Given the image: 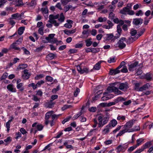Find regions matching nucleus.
<instances>
[{"instance_id": "1", "label": "nucleus", "mask_w": 153, "mask_h": 153, "mask_svg": "<svg viewBox=\"0 0 153 153\" xmlns=\"http://www.w3.org/2000/svg\"><path fill=\"white\" fill-rule=\"evenodd\" d=\"M135 121V120L134 119L129 121L124 125V128L128 132H131L132 126Z\"/></svg>"}, {"instance_id": "2", "label": "nucleus", "mask_w": 153, "mask_h": 153, "mask_svg": "<svg viewBox=\"0 0 153 153\" xmlns=\"http://www.w3.org/2000/svg\"><path fill=\"white\" fill-rule=\"evenodd\" d=\"M126 39L124 37H122L118 41L117 43L114 45L115 47H118L120 49H123L126 46V43L127 42Z\"/></svg>"}, {"instance_id": "3", "label": "nucleus", "mask_w": 153, "mask_h": 153, "mask_svg": "<svg viewBox=\"0 0 153 153\" xmlns=\"http://www.w3.org/2000/svg\"><path fill=\"white\" fill-rule=\"evenodd\" d=\"M109 117H105L103 118L101 116H99L98 118V127L101 128L105 125L108 122Z\"/></svg>"}, {"instance_id": "4", "label": "nucleus", "mask_w": 153, "mask_h": 153, "mask_svg": "<svg viewBox=\"0 0 153 153\" xmlns=\"http://www.w3.org/2000/svg\"><path fill=\"white\" fill-rule=\"evenodd\" d=\"M22 40V39L19 38L16 42L13 43L10 46V49H13L16 50L20 51L21 50L20 48L17 47V45L21 43Z\"/></svg>"}, {"instance_id": "5", "label": "nucleus", "mask_w": 153, "mask_h": 153, "mask_svg": "<svg viewBox=\"0 0 153 153\" xmlns=\"http://www.w3.org/2000/svg\"><path fill=\"white\" fill-rule=\"evenodd\" d=\"M55 34H50L48 35V37L45 38L48 42L52 44H54L57 42V40L56 38H54Z\"/></svg>"}, {"instance_id": "6", "label": "nucleus", "mask_w": 153, "mask_h": 153, "mask_svg": "<svg viewBox=\"0 0 153 153\" xmlns=\"http://www.w3.org/2000/svg\"><path fill=\"white\" fill-rule=\"evenodd\" d=\"M120 13L123 14H128L130 15H132L134 14V11L131 10H129L127 7H124L122 10H120Z\"/></svg>"}, {"instance_id": "7", "label": "nucleus", "mask_w": 153, "mask_h": 153, "mask_svg": "<svg viewBox=\"0 0 153 153\" xmlns=\"http://www.w3.org/2000/svg\"><path fill=\"white\" fill-rule=\"evenodd\" d=\"M53 112V111H51L48 112L45 114V123L46 125H47L49 123V119L50 118V117L51 116Z\"/></svg>"}, {"instance_id": "8", "label": "nucleus", "mask_w": 153, "mask_h": 153, "mask_svg": "<svg viewBox=\"0 0 153 153\" xmlns=\"http://www.w3.org/2000/svg\"><path fill=\"white\" fill-rule=\"evenodd\" d=\"M151 83H148L140 87L139 91H143L149 89L151 87Z\"/></svg>"}, {"instance_id": "9", "label": "nucleus", "mask_w": 153, "mask_h": 153, "mask_svg": "<svg viewBox=\"0 0 153 153\" xmlns=\"http://www.w3.org/2000/svg\"><path fill=\"white\" fill-rule=\"evenodd\" d=\"M128 88V84L127 82L120 83L119 85V88L123 91H126Z\"/></svg>"}, {"instance_id": "10", "label": "nucleus", "mask_w": 153, "mask_h": 153, "mask_svg": "<svg viewBox=\"0 0 153 153\" xmlns=\"http://www.w3.org/2000/svg\"><path fill=\"white\" fill-rule=\"evenodd\" d=\"M30 74L28 72V70L27 69H25L22 72V77L24 79H27L30 77Z\"/></svg>"}, {"instance_id": "11", "label": "nucleus", "mask_w": 153, "mask_h": 153, "mask_svg": "<svg viewBox=\"0 0 153 153\" xmlns=\"http://www.w3.org/2000/svg\"><path fill=\"white\" fill-rule=\"evenodd\" d=\"M138 63L135 62L130 65H128V70L130 71H133L135 69V67L137 65Z\"/></svg>"}, {"instance_id": "12", "label": "nucleus", "mask_w": 153, "mask_h": 153, "mask_svg": "<svg viewBox=\"0 0 153 153\" xmlns=\"http://www.w3.org/2000/svg\"><path fill=\"white\" fill-rule=\"evenodd\" d=\"M7 88L9 91L12 92H16V91L14 86L12 84L8 85L7 86Z\"/></svg>"}, {"instance_id": "13", "label": "nucleus", "mask_w": 153, "mask_h": 153, "mask_svg": "<svg viewBox=\"0 0 153 153\" xmlns=\"http://www.w3.org/2000/svg\"><path fill=\"white\" fill-rule=\"evenodd\" d=\"M143 22V19L140 18L135 19H133V23L135 25L141 24Z\"/></svg>"}, {"instance_id": "14", "label": "nucleus", "mask_w": 153, "mask_h": 153, "mask_svg": "<svg viewBox=\"0 0 153 153\" xmlns=\"http://www.w3.org/2000/svg\"><path fill=\"white\" fill-rule=\"evenodd\" d=\"M153 74L150 72L146 73L144 76V78L148 81L151 80L153 78Z\"/></svg>"}, {"instance_id": "15", "label": "nucleus", "mask_w": 153, "mask_h": 153, "mask_svg": "<svg viewBox=\"0 0 153 153\" xmlns=\"http://www.w3.org/2000/svg\"><path fill=\"white\" fill-rule=\"evenodd\" d=\"M115 87L114 86H110L107 88V91L103 93L104 95L109 94V93L114 91Z\"/></svg>"}, {"instance_id": "16", "label": "nucleus", "mask_w": 153, "mask_h": 153, "mask_svg": "<svg viewBox=\"0 0 153 153\" xmlns=\"http://www.w3.org/2000/svg\"><path fill=\"white\" fill-rule=\"evenodd\" d=\"M114 34L113 33H109L106 34V38L108 40H111V41H114L115 39H116Z\"/></svg>"}, {"instance_id": "17", "label": "nucleus", "mask_w": 153, "mask_h": 153, "mask_svg": "<svg viewBox=\"0 0 153 153\" xmlns=\"http://www.w3.org/2000/svg\"><path fill=\"white\" fill-rule=\"evenodd\" d=\"M121 31L122 29L120 26L118 25H117V32L118 33L117 34V36H115V37L116 39H117L120 36Z\"/></svg>"}, {"instance_id": "18", "label": "nucleus", "mask_w": 153, "mask_h": 153, "mask_svg": "<svg viewBox=\"0 0 153 153\" xmlns=\"http://www.w3.org/2000/svg\"><path fill=\"white\" fill-rule=\"evenodd\" d=\"M67 23L65 24L64 26L68 28H71L72 27V24H73V21L71 20H67Z\"/></svg>"}, {"instance_id": "19", "label": "nucleus", "mask_w": 153, "mask_h": 153, "mask_svg": "<svg viewBox=\"0 0 153 153\" xmlns=\"http://www.w3.org/2000/svg\"><path fill=\"white\" fill-rule=\"evenodd\" d=\"M120 72V71L118 69H111L109 71V74L111 75H115Z\"/></svg>"}, {"instance_id": "20", "label": "nucleus", "mask_w": 153, "mask_h": 153, "mask_svg": "<svg viewBox=\"0 0 153 153\" xmlns=\"http://www.w3.org/2000/svg\"><path fill=\"white\" fill-rule=\"evenodd\" d=\"M110 127V125H107L104 129L102 130V134H106L108 133L109 132V129Z\"/></svg>"}, {"instance_id": "21", "label": "nucleus", "mask_w": 153, "mask_h": 153, "mask_svg": "<svg viewBox=\"0 0 153 153\" xmlns=\"http://www.w3.org/2000/svg\"><path fill=\"white\" fill-rule=\"evenodd\" d=\"M98 131V130L97 128L91 129L88 133L87 135L91 136L95 134Z\"/></svg>"}, {"instance_id": "22", "label": "nucleus", "mask_w": 153, "mask_h": 153, "mask_svg": "<svg viewBox=\"0 0 153 153\" xmlns=\"http://www.w3.org/2000/svg\"><path fill=\"white\" fill-rule=\"evenodd\" d=\"M41 11L42 12L43 14H46V15L45 16V18H48V9L47 7H42L41 9Z\"/></svg>"}, {"instance_id": "23", "label": "nucleus", "mask_w": 153, "mask_h": 153, "mask_svg": "<svg viewBox=\"0 0 153 153\" xmlns=\"http://www.w3.org/2000/svg\"><path fill=\"white\" fill-rule=\"evenodd\" d=\"M126 149V147L124 145H120L117 148V152H119Z\"/></svg>"}, {"instance_id": "24", "label": "nucleus", "mask_w": 153, "mask_h": 153, "mask_svg": "<svg viewBox=\"0 0 153 153\" xmlns=\"http://www.w3.org/2000/svg\"><path fill=\"white\" fill-rule=\"evenodd\" d=\"M24 83H20L19 84H17L16 88L19 91H22L24 90V87L23 86Z\"/></svg>"}, {"instance_id": "25", "label": "nucleus", "mask_w": 153, "mask_h": 153, "mask_svg": "<svg viewBox=\"0 0 153 153\" xmlns=\"http://www.w3.org/2000/svg\"><path fill=\"white\" fill-rule=\"evenodd\" d=\"M14 4H16V6H19L23 4V3L21 0H14L13 1Z\"/></svg>"}, {"instance_id": "26", "label": "nucleus", "mask_w": 153, "mask_h": 153, "mask_svg": "<svg viewBox=\"0 0 153 153\" xmlns=\"http://www.w3.org/2000/svg\"><path fill=\"white\" fill-rule=\"evenodd\" d=\"M27 67L26 64H22L19 65L17 67V69L18 70H23Z\"/></svg>"}, {"instance_id": "27", "label": "nucleus", "mask_w": 153, "mask_h": 153, "mask_svg": "<svg viewBox=\"0 0 153 153\" xmlns=\"http://www.w3.org/2000/svg\"><path fill=\"white\" fill-rule=\"evenodd\" d=\"M102 61H100L98 63H96L94 66V68L96 70H99L100 68V64L102 62Z\"/></svg>"}, {"instance_id": "28", "label": "nucleus", "mask_w": 153, "mask_h": 153, "mask_svg": "<svg viewBox=\"0 0 153 153\" xmlns=\"http://www.w3.org/2000/svg\"><path fill=\"white\" fill-rule=\"evenodd\" d=\"M59 15L57 14L56 15H51L49 16V20H55V19H56L59 18Z\"/></svg>"}, {"instance_id": "29", "label": "nucleus", "mask_w": 153, "mask_h": 153, "mask_svg": "<svg viewBox=\"0 0 153 153\" xmlns=\"http://www.w3.org/2000/svg\"><path fill=\"white\" fill-rule=\"evenodd\" d=\"M25 29V28L24 27H19L18 30V32L19 34V35H21L24 32Z\"/></svg>"}, {"instance_id": "30", "label": "nucleus", "mask_w": 153, "mask_h": 153, "mask_svg": "<svg viewBox=\"0 0 153 153\" xmlns=\"http://www.w3.org/2000/svg\"><path fill=\"white\" fill-rule=\"evenodd\" d=\"M55 56V55L53 53L48 54L47 56V58L50 60L53 59Z\"/></svg>"}, {"instance_id": "31", "label": "nucleus", "mask_w": 153, "mask_h": 153, "mask_svg": "<svg viewBox=\"0 0 153 153\" xmlns=\"http://www.w3.org/2000/svg\"><path fill=\"white\" fill-rule=\"evenodd\" d=\"M145 29L144 28H143L141 29L140 31L138 33V34L136 36L137 37L136 38L135 37V40L137 39L138 37H139L140 36H141L145 32Z\"/></svg>"}, {"instance_id": "32", "label": "nucleus", "mask_w": 153, "mask_h": 153, "mask_svg": "<svg viewBox=\"0 0 153 153\" xmlns=\"http://www.w3.org/2000/svg\"><path fill=\"white\" fill-rule=\"evenodd\" d=\"M107 20V18L105 17H99L97 21L99 22H105Z\"/></svg>"}, {"instance_id": "33", "label": "nucleus", "mask_w": 153, "mask_h": 153, "mask_svg": "<svg viewBox=\"0 0 153 153\" xmlns=\"http://www.w3.org/2000/svg\"><path fill=\"white\" fill-rule=\"evenodd\" d=\"M48 22L51 23L53 24L54 25L58 27L59 26V24L56 22V20H48Z\"/></svg>"}, {"instance_id": "34", "label": "nucleus", "mask_w": 153, "mask_h": 153, "mask_svg": "<svg viewBox=\"0 0 153 153\" xmlns=\"http://www.w3.org/2000/svg\"><path fill=\"white\" fill-rule=\"evenodd\" d=\"M82 114V111H81L80 112H79L77 114H75L74 116V117L72 118L73 120H75L77 119L78 117H79Z\"/></svg>"}, {"instance_id": "35", "label": "nucleus", "mask_w": 153, "mask_h": 153, "mask_svg": "<svg viewBox=\"0 0 153 153\" xmlns=\"http://www.w3.org/2000/svg\"><path fill=\"white\" fill-rule=\"evenodd\" d=\"M117 122L116 120L115 119H113L111 121L110 124L109 125H110L113 127L115 126L117 124Z\"/></svg>"}, {"instance_id": "36", "label": "nucleus", "mask_w": 153, "mask_h": 153, "mask_svg": "<svg viewBox=\"0 0 153 153\" xmlns=\"http://www.w3.org/2000/svg\"><path fill=\"white\" fill-rule=\"evenodd\" d=\"M140 130V128L139 126H134L133 128H132V129L131 132H134L135 131H138Z\"/></svg>"}, {"instance_id": "37", "label": "nucleus", "mask_w": 153, "mask_h": 153, "mask_svg": "<svg viewBox=\"0 0 153 153\" xmlns=\"http://www.w3.org/2000/svg\"><path fill=\"white\" fill-rule=\"evenodd\" d=\"M144 139L143 138H140L139 139H138L137 140V144L136 146H137V147L139 146L140 144H141V143L143 141Z\"/></svg>"}, {"instance_id": "38", "label": "nucleus", "mask_w": 153, "mask_h": 153, "mask_svg": "<svg viewBox=\"0 0 153 153\" xmlns=\"http://www.w3.org/2000/svg\"><path fill=\"white\" fill-rule=\"evenodd\" d=\"M152 145V143L151 142H148L146 143L144 145H143V149H146L149 147H150Z\"/></svg>"}, {"instance_id": "39", "label": "nucleus", "mask_w": 153, "mask_h": 153, "mask_svg": "<svg viewBox=\"0 0 153 153\" xmlns=\"http://www.w3.org/2000/svg\"><path fill=\"white\" fill-rule=\"evenodd\" d=\"M65 17L62 13H61L60 15V18L58 19V20L60 22H62L64 21Z\"/></svg>"}, {"instance_id": "40", "label": "nucleus", "mask_w": 153, "mask_h": 153, "mask_svg": "<svg viewBox=\"0 0 153 153\" xmlns=\"http://www.w3.org/2000/svg\"><path fill=\"white\" fill-rule=\"evenodd\" d=\"M11 122V120H9L6 123V126L7 128V131L8 132L10 130V123Z\"/></svg>"}, {"instance_id": "41", "label": "nucleus", "mask_w": 153, "mask_h": 153, "mask_svg": "<svg viewBox=\"0 0 153 153\" xmlns=\"http://www.w3.org/2000/svg\"><path fill=\"white\" fill-rule=\"evenodd\" d=\"M44 76L43 74L37 75L35 77V79L36 80H38L42 78Z\"/></svg>"}, {"instance_id": "42", "label": "nucleus", "mask_w": 153, "mask_h": 153, "mask_svg": "<svg viewBox=\"0 0 153 153\" xmlns=\"http://www.w3.org/2000/svg\"><path fill=\"white\" fill-rule=\"evenodd\" d=\"M118 101L117 100H115L114 102L107 103V107H109L112 105H114Z\"/></svg>"}, {"instance_id": "43", "label": "nucleus", "mask_w": 153, "mask_h": 153, "mask_svg": "<svg viewBox=\"0 0 153 153\" xmlns=\"http://www.w3.org/2000/svg\"><path fill=\"white\" fill-rule=\"evenodd\" d=\"M128 132L125 129L120 131L117 134V136H121L126 133Z\"/></svg>"}, {"instance_id": "44", "label": "nucleus", "mask_w": 153, "mask_h": 153, "mask_svg": "<svg viewBox=\"0 0 153 153\" xmlns=\"http://www.w3.org/2000/svg\"><path fill=\"white\" fill-rule=\"evenodd\" d=\"M83 45V44L80 42L76 44L75 45V47L76 48H81L82 47Z\"/></svg>"}, {"instance_id": "45", "label": "nucleus", "mask_w": 153, "mask_h": 153, "mask_svg": "<svg viewBox=\"0 0 153 153\" xmlns=\"http://www.w3.org/2000/svg\"><path fill=\"white\" fill-rule=\"evenodd\" d=\"M12 140L11 138L10 137H8L6 139L4 140V142L6 143L5 145H7V144L9 143Z\"/></svg>"}, {"instance_id": "46", "label": "nucleus", "mask_w": 153, "mask_h": 153, "mask_svg": "<svg viewBox=\"0 0 153 153\" xmlns=\"http://www.w3.org/2000/svg\"><path fill=\"white\" fill-rule=\"evenodd\" d=\"M46 79L49 82H52L53 80V78L51 76H47L46 77Z\"/></svg>"}, {"instance_id": "47", "label": "nucleus", "mask_w": 153, "mask_h": 153, "mask_svg": "<svg viewBox=\"0 0 153 153\" xmlns=\"http://www.w3.org/2000/svg\"><path fill=\"white\" fill-rule=\"evenodd\" d=\"M116 61L115 57H111L108 60V62L109 63L114 62Z\"/></svg>"}, {"instance_id": "48", "label": "nucleus", "mask_w": 153, "mask_h": 153, "mask_svg": "<svg viewBox=\"0 0 153 153\" xmlns=\"http://www.w3.org/2000/svg\"><path fill=\"white\" fill-rule=\"evenodd\" d=\"M94 124L92 126V127L93 128H96L97 126L98 125V123L96 119H94L93 120Z\"/></svg>"}, {"instance_id": "49", "label": "nucleus", "mask_w": 153, "mask_h": 153, "mask_svg": "<svg viewBox=\"0 0 153 153\" xmlns=\"http://www.w3.org/2000/svg\"><path fill=\"white\" fill-rule=\"evenodd\" d=\"M88 71L89 70L87 68L85 67L84 68L82 69L81 74H82L84 73H87L88 72Z\"/></svg>"}, {"instance_id": "50", "label": "nucleus", "mask_w": 153, "mask_h": 153, "mask_svg": "<svg viewBox=\"0 0 153 153\" xmlns=\"http://www.w3.org/2000/svg\"><path fill=\"white\" fill-rule=\"evenodd\" d=\"M45 82L43 80H41L39 81L36 84L37 88L40 87L41 85L44 83Z\"/></svg>"}, {"instance_id": "51", "label": "nucleus", "mask_w": 153, "mask_h": 153, "mask_svg": "<svg viewBox=\"0 0 153 153\" xmlns=\"http://www.w3.org/2000/svg\"><path fill=\"white\" fill-rule=\"evenodd\" d=\"M70 2V0H61L62 4L64 5H66Z\"/></svg>"}, {"instance_id": "52", "label": "nucleus", "mask_w": 153, "mask_h": 153, "mask_svg": "<svg viewBox=\"0 0 153 153\" xmlns=\"http://www.w3.org/2000/svg\"><path fill=\"white\" fill-rule=\"evenodd\" d=\"M22 48L24 51V53L25 54L27 55H29L30 54V52L25 48L24 47H22Z\"/></svg>"}, {"instance_id": "53", "label": "nucleus", "mask_w": 153, "mask_h": 153, "mask_svg": "<svg viewBox=\"0 0 153 153\" xmlns=\"http://www.w3.org/2000/svg\"><path fill=\"white\" fill-rule=\"evenodd\" d=\"M12 18L13 19H16L17 18H19L20 17L18 13H16L14 14H12L11 15Z\"/></svg>"}, {"instance_id": "54", "label": "nucleus", "mask_w": 153, "mask_h": 153, "mask_svg": "<svg viewBox=\"0 0 153 153\" xmlns=\"http://www.w3.org/2000/svg\"><path fill=\"white\" fill-rule=\"evenodd\" d=\"M114 92H115V93L117 95L121 94L122 93V92L119 91L117 88L116 87Z\"/></svg>"}, {"instance_id": "55", "label": "nucleus", "mask_w": 153, "mask_h": 153, "mask_svg": "<svg viewBox=\"0 0 153 153\" xmlns=\"http://www.w3.org/2000/svg\"><path fill=\"white\" fill-rule=\"evenodd\" d=\"M135 89L137 91H139V89L140 88V87H139L140 86V84L138 83H135Z\"/></svg>"}, {"instance_id": "56", "label": "nucleus", "mask_w": 153, "mask_h": 153, "mask_svg": "<svg viewBox=\"0 0 153 153\" xmlns=\"http://www.w3.org/2000/svg\"><path fill=\"white\" fill-rule=\"evenodd\" d=\"M28 86L29 87H32L33 89H35L37 88V86H36V84L35 85L33 83H30L28 85Z\"/></svg>"}, {"instance_id": "57", "label": "nucleus", "mask_w": 153, "mask_h": 153, "mask_svg": "<svg viewBox=\"0 0 153 153\" xmlns=\"http://www.w3.org/2000/svg\"><path fill=\"white\" fill-rule=\"evenodd\" d=\"M43 28L42 27H39L38 30V33L41 35H43Z\"/></svg>"}, {"instance_id": "58", "label": "nucleus", "mask_w": 153, "mask_h": 153, "mask_svg": "<svg viewBox=\"0 0 153 153\" xmlns=\"http://www.w3.org/2000/svg\"><path fill=\"white\" fill-rule=\"evenodd\" d=\"M97 110V108L96 107H92L89 109V110L90 112H95Z\"/></svg>"}, {"instance_id": "59", "label": "nucleus", "mask_w": 153, "mask_h": 153, "mask_svg": "<svg viewBox=\"0 0 153 153\" xmlns=\"http://www.w3.org/2000/svg\"><path fill=\"white\" fill-rule=\"evenodd\" d=\"M5 10L8 11L7 13L8 14L10 12L13 11V8L12 7H6L5 8Z\"/></svg>"}, {"instance_id": "60", "label": "nucleus", "mask_w": 153, "mask_h": 153, "mask_svg": "<svg viewBox=\"0 0 153 153\" xmlns=\"http://www.w3.org/2000/svg\"><path fill=\"white\" fill-rule=\"evenodd\" d=\"M79 119L80 121L82 122H85L86 121V118L84 117L80 116L79 117Z\"/></svg>"}, {"instance_id": "61", "label": "nucleus", "mask_w": 153, "mask_h": 153, "mask_svg": "<svg viewBox=\"0 0 153 153\" xmlns=\"http://www.w3.org/2000/svg\"><path fill=\"white\" fill-rule=\"evenodd\" d=\"M100 51L99 48H92V52L96 53Z\"/></svg>"}, {"instance_id": "62", "label": "nucleus", "mask_w": 153, "mask_h": 153, "mask_svg": "<svg viewBox=\"0 0 153 153\" xmlns=\"http://www.w3.org/2000/svg\"><path fill=\"white\" fill-rule=\"evenodd\" d=\"M85 42L86 43V46L87 47L90 46L92 43L91 41L88 40H86Z\"/></svg>"}, {"instance_id": "63", "label": "nucleus", "mask_w": 153, "mask_h": 153, "mask_svg": "<svg viewBox=\"0 0 153 153\" xmlns=\"http://www.w3.org/2000/svg\"><path fill=\"white\" fill-rule=\"evenodd\" d=\"M143 14V13L142 11L141 10H140L137 11L136 13V16H141Z\"/></svg>"}, {"instance_id": "64", "label": "nucleus", "mask_w": 153, "mask_h": 153, "mask_svg": "<svg viewBox=\"0 0 153 153\" xmlns=\"http://www.w3.org/2000/svg\"><path fill=\"white\" fill-rule=\"evenodd\" d=\"M43 128V126L42 125H38L37 126V128L38 131L42 130Z\"/></svg>"}]
</instances>
